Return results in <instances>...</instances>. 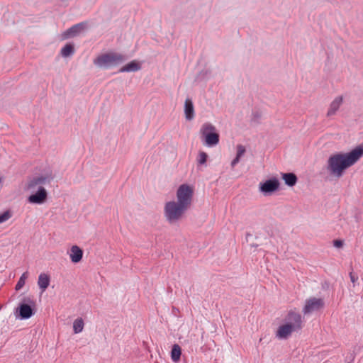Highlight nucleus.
Segmentation results:
<instances>
[{
	"label": "nucleus",
	"mask_w": 363,
	"mask_h": 363,
	"mask_svg": "<svg viewBox=\"0 0 363 363\" xmlns=\"http://www.w3.org/2000/svg\"><path fill=\"white\" fill-rule=\"evenodd\" d=\"M203 143L208 147H213L219 143V134L216 127L210 123H205L200 130Z\"/></svg>",
	"instance_id": "3"
},
{
	"label": "nucleus",
	"mask_w": 363,
	"mask_h": 363,
	"mask_svg": "<svg viewBox=\"0 0 363 363\" xmlns=\"http://www.w3.org/2000/svg\"><path fill=\"white\" fill-rule=\"evenodd\" d=\"M286 324L292 325L297 330H301L303 328V319L301 315L295 310H290L285 316Z\"/></svg>",
	"instance_id": "8"
},
{
	"label": "nucleus",
	"mask_w": 363,
	"mask_h": 363,
	"mask_svg": "<svg viewBox=\"0 0 363 363\" xmlns=\"http://www.w3.org/2000/svg\"><path fill=\"white\" fill-rule=\"evenodd\" d=\"M208 155L204 152H200L199 155L198 163L203 164L206 162Z\"/></svg>",
	"instance_id": "25"
},
{
	"label": "nucleus",
	"mask_w": 363,
	"mask_h": 363,
	"mask_svg": "<svg viewBox=\"0 0 363 363\" xmlns=\"http://www.w3.org/2000/svg\"><path fill=\"white\" fill-rule=\"evenodd\" d=\"M350 278L351 281L353 283V286H355V282L357 281L358 277L355 274H354L352 272L350 273Z\"/></svg>",
	"instance_id": "27"
},
{
	"label": "nucleus",
	"mask_w": 363,
	"mask_h": 363,
	"mask_svg": "<svg viewBox=\"0 0 363 363\" xmlns=\"http://www.w3.org/2000/svg\"><path fill=\"white\" fill-rule=\"evenodd\" d=\"M363 155V146L359 145L347 153L338 152L331 155L327 162L326 169L330 175L337 178L342 177L345 171L354 164Z\"/></svg>",
	"instance_id": "1"
},
{
	"label": "nucleus",
	"mask_w": 363,
	"mask_h": 363,
	"mask_svg": "<svg viewBox=\"0 0 363 363\" xmlns=\"http://www.w3.org/2000/svg\"><path fill=\"white\" fill-rule=\"evenodd\" d=\"M188 209L174 201H168L164 208V214L167 222L173 224L181 220Z\"/></svg>",
	"instance_id": "2"
},
{
	"label": "nucleus",
	"mask_w": 363,
	"mask_h": 363,
	"mask_svg": "<svg viewBox=\"0 0 363 363\" xmlns=\"http://www.w3.org/2000/svg\"><path fill=\"white\" fill-rule=\"evenodd\" d=\"M74 52V46L71 44H66L61 50V55L64 57L72 55Z\"/></svg>",
	"instance_id": "22"
},
{
	"label": "nucleus",
	"mask_w": 363,
	"mask_h": 363,
	"mask_svg": "<svg viewBox=\"0 0 363 363\" xmlns=\"http://www.w3.org/2000/svg\"><path fill=\"white\" fill-rule=\"evenodd\" d=\"M48 198V193L43 186H39L38 191L28 196V201L30 203L42 204Z\"/></svg>",
	"instance_id": "12"
},
{
	"label": "nucleus",
	"mask_w": 363,
	"mask_h": 363,
	"mask_svg": "<svg viewBox=\"0 0 363 363\" xmlns=\"http://www.w3.org/2000/svg\"><path fill=\"white\" fill-rule=\"evenodd\" d=\"M11 217V213L9 211H6L0 214V223L8 220Z\"/></svg>",
	"instance_id": "26"
},
{
	"label": "nucleus",
	"mask_w": 363,
	"mask_h": 363,
	"mask_svg": "<svg viewBox=\"0 0 363 363\" xmlns=\"http://www.w3.org/2000/svg\"><path fill=\"white\" fill-rule=\"evenodd\" d=\"M141 69L140 65L133 60L129 62L128 64L125 65V66L122 67L119 69V72H137Z\"/></svg>",
	"instance_id": "18"
},
{
	"label": "nucleus",
	"mask_w": 363,
	"mask_h": 363,
	"mask_svg": "<svg viewBox=\"0 0 363 363\" xmlns=\"http://www.w3.org/2000/svg\"><path fill=\"white\" fill-rule=\"evenodd\" d=\"M279 182L277 178H272L259 184V191L264 195L271 194L278 190Z\"/></svg>",
	"instance_id": "10"
},
{
	"label": "nucleus",
	"mask_w": 363,
	"mask_h": 363,
	"mask_svg": "<svg viewBox=\"0 0 363 363\" xmlns=\"http://www.w3.org/2000/svg\"><path fill=\"white\" fill-rule=\"evenodd\" d=\"M35 302L29 297L23 298V303L19 304L16 312H18V316L21 319L25 320L30 318L34 314L33 307Z\"/></svg>",
	"instance_id": "6"
},
{
	"label": "nucleus",
	"mask_w": 363,
	"mask_h": 363,
	"mask_svg": "<svg viewBox=\"0 0 363 363\" xmlns=\"http://www.w3.org/2000/svg\"><path fill=\"white\" fill-rule=\"evenodd\" d=\"M324 307V301L322 298L311 297L306 300L302 312L304 315H309L317 312Z\"/></svg>",
	"instance_id": "7"
},
{
	"label": "nucleus",
	"mask_w": 363,
	"mask_h": 363,
	"mask_svg": "<svg viewBox=\"0 0 363 363\" xmlns=\"http://www.w3.org/2000/svg\"><path fill=\"white\" fill-rule=\"evenodd\" d=\"M333 245L335 247L340 248L342 247L343 245V241L340 240H335L333 241Z\"/></svg>",
	"instance_id": "28"
},
{
	"label": "nucleus",
	"mask_w": 363,
	"mask_h": 363,
	"mask_svg": "<svg viewBox=\"0 0 363 363\" xmlns=\"http://www.w3.org/2000/svg\"><path fill=\"white\" fill-rule=\"evenodd\" d=\"M184 115L187 121H191L194 118V107L191 99L187 98L184 102Z\"/></svg>",
	"instance_id": "15"
},
{
	"label": "nucleus",
	"mask_w": 363,
	"mask_h": 363,
	"mask_svg": "<svg viewBox=\"0 0 363 363\" xmlns=\"http://www.w3.org/2000/svg\"><path fill=\"white\" fill-rule=\"evenodd\" d=\"M342 97L337 96L336 97L330 104L329 109L327 113L328 116H333L336 113L337 111L339 109L340 106L342 103Z\"/></svg>",
	"instance_id": "16"
},
{
	"label": "nucleus",
	"mask_w": 363,
	"mask_h": 363,
	"mask_svg": "<svg viewBox=\"0 0 363 363\" xmlns=\"http://www.w3.org/2000/svg\"><path fill=\"white\" fill-rule=\"evenodd\" d=\"M125 60V57L121 54L111 52L98 56L94 60V65L102 67L118 65Z\"/></svg>",
	"instance_id": "4"
},
{
	"label": "nucleus",
	"mask_w": 363,
	"mask_h": 363,
	"mask_svg": "<svg viewBox=\"0 0 363 363\" xmlns=\"http://www.w3.org/2000/svg\"><path fill=\"white\" fill-rule=\"evenodd\" d=\"M182 354V349L180 346L177 344H174L172 346V351H171V358L173 362H177L180 360Z\"/></svg>",
	"instance_id": "21"
},
{
	"label": "nucleus",
	"mask_w": 363,
	"mask_h": 363,
	"mask_svg": "<svg viewBox=\"0 0 363 363\" xmlns=\"http://www.w3.org/2000/svg\"><path fill=\"white\" fill-rule=\"evenodd\" d=\"M193 194V189L189 185L182 184L177 191L176 202L188 209L191 204Z\"/></svg>",
	"instance_id": "5"
},
{
	"label": "nucleus",
	"mask_w": 363,
	"mask_h": 363,
	"mask_svg": "<svg viewBox=\"0 0 363 363\" xmlns=\"http://www.w3.org/2000/svg\"><path fill=\"white\" fill-rule=\"evenodd\" d=\"M84 321L82 318H77L73 323V330L75 334L79 333L83 330Z\"/></svg>",
	"instance_id": "23"
},
{
	"label": "nucleus",
	"mask_w": 363,
	"mask_h": 363,
	"mask_svg": "<svg viewBox=\"0 0 363 363\" xmlns=\"http://www.w3.org/2000/svg\"><path fill=\"white\" fill-rule=\"evenodd\" d=\"M237 154L236 157L231 162V167L234 168L235 166L240 162V157L243 156L246 150L245 147L242 145H238L237 147Z\"/></svg>",
	"instance_id": "20"
},
{
	"label": "nucleus",
	"mask_w": 363,
	"mask_h": 363,
	"mask_svg": "<svg viewBox=\"0 0 363 363\" xmlns=\"http://www.w3.org/2000/svg\"><path fill=\"white\" fill-rule=\"evenodd\" d=\"M28 272H26L22 274V275L19 278V279L16 285L15 289L16 291L20 290L25 285L26 280L28 278Z\"/></svg>",
	"instance_id": "24"
},
{
	"label": "nucleus",
	"mask_w": 363,
	"mask_h": 363,
	"mask_svg": "<svg viewBox=\"0 0 363 363\" xmlns=\"http://www.w3.org/2000/svg\"><path fill=\"white\" fill-rule=\"evenodd\" d=\"M69 257L73 263L79 262L83 257V250L77 245L71 247L69 252Z\"/></svg>",
	"instance_id": "14"
},
{
	"label": "nucleus",
	"mask_w": 363,
	"mask_h": 363,
	"mask_svg": "<svg viewBox=\"0 0 363 363\" xmlns=\"http://www.w3.org/2000/svg\"><path fill=\"white\" fill-rule=\"evenodd\" d=\"M50 281V277L45 273H41L38 277V285L42 291H45Z\"/></svg>",
	"instance_id": "17"
},
{
	"label": "nucleus",
	"mask_w": 363,
	"mask_h": 363,
	"mask_svg": "<svg viewBox=\"0 0 363 363\" xmlns=\"http://www.w3.org/2000/svg\"><path fill=\"white\" fill-rule=\"evenodd\" d=\"M86 28V23L85 22L77 23L64 31L62 34V38L63 40H66L76 37L79 35L82 31H84Z\"/></svg>",
	"instance_id": "11"
},
{
	"label": "nucleus",
	"mask_w": 363,
	"mask_h": 363,
	"mask_svg": "<svg viewBox=\"0 0 363 363\" xmlns=\"http://www.w3.org/2000/svg\"><path fill=\"white\" fill-rule=\"evenodd\" d=\"M254 118H260V115L258 113H256L254 114Z\"/></svg>",
	"instance_id": "29"
},
{
	"label": "nucleus",
	"mask_w": 363,
	"mask_h": 363,
	"mask_svg": "<svg viewBox=\"0 0 363 363\" xmlns=\"http://www.w3.org/2000/svg\"><path fill=\"white\" fill-rule=\"evenodd\" d=\"M297 331L298 330L292 327V325L285 323L278 328L276 337L280 340H286L291 336L293 332Z\"/></svg>",
	"instance_id": "13"
},
{
	"label": "nucleus",
	"mask_w": 363,
	"mask_h": 363,
	"mask_svg": "<svg viewBox=\"0 0 363 363\" xmlns=\"http://www.w3.org/2000/svg\"><path fill=\"white\" fill-rule=\"evenodd\" d=\"M53 179L52 173H48L45 175L36 177L30 179L27 184L28 190L34 191L37 186L50 183Z\"/></svg>",
	"instance_id": "9"
},
{
	"label": "nucleus",
	"mask_w": 363,
	"mask_h": 363,
	"mask_svg": "<svg viewBox=\"0 0 363 363\" xmlns=\"http://www.w3.org/2000/svg\"><path fill=\"white\" fill-rule=\"evenodd\" d=\"M282 179L289 186H294L297 182V177L294 173H283Z\"/></svg>",
	"instance_id": "19"
}]
</instances>
